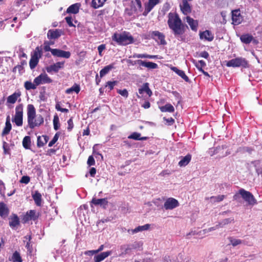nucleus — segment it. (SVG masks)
<instances>
[{
	"label": "nucleus",
	"mask_w": 262,
	"mask_h": 262,
	"mask_svg": "<svg viewBox=\"0 0 262 262\" xmlns=\"http://www.w3.org/2000/svg\"><path fill=\"white\" fill-rule=\"evenodd\" d=\"M167 24L175 36L181 35L184 33L182 20L177 13L170 12L168 14Z\"/></svg>",
	"instance_id": "f257e3e1"
},
{
	"label": "nucleus",
	"mask_w": 262,
	"mask_h": 262,
	"mask_svg": "<svg viewBox=\"0 0 262 262\" xmlns=\"http://www.w3.org/2000/svg\"><path fill=\"white\" fill-rule=\"evenodd\" d=\"M27 120L28 125L31 129L40 126L43 122V118L41 115H36L35 109L32 104L27 106Z\"/></svg>",
	"instance_id": "f03ea898"
},
{
	"label": "nucleus",
	"mask_w": 262,
	"mask_h": 262,
	"mask_svg": "<svg viewBox=\"0 0 262 262\" xmlns=\"http://www.w3.org/2000/svg\"><path fill=\"white\" fill-rule=\"evenodd\" d=\"M241 198H242L249 205L253 206L257 204V201L253 195L243 188L239 189L233 197V200L237 201H239Z\"/></svg>",
	"instance_id": "7ed1b4c3"
},
{
	"label": "nucleus",
	"mask_w": 262,
	"mask_h": 262,
	"mask_svg": "<svg viewBox=\"0 0 262 262\" xmlns=\"http://www.w3.org/2000/svg\"><path fill=\"white\" fill-rule=\"evenodd\" d=\"M112 40L118 45L126 46L134 42V38L129 32L115 33L112 36Z\"/></svg>",
	"instance_id": "20e7f679"
},
{
	"label": "nucleus",
	"mask_w": 262,
	"mask_h": 262,
	"mask_svg": "<svg viewBox=\"0 0 262 262\" xmlns=\"http://www.w3.org/2000/svg\"><path fill=\"white\" fill-rule=\"evenodd\" d=\"M248 62L245 58L237 57L227 61L226 65L228 67L235 68L243 67L246 68L248 66Z\"/></svg>",
	"instance_id": "39448f33"
},
{
	"label": "nucleus",
	"mask_w": 262,
	"mask_h": 262,
	"mask_svg": "<svg viewBox=\"0 0 262 262\" xmlns=\"http://www.w3.org/2000/svg\"><path fill=\"white\" fill-rule=\"evenodd\" d=\"M23 105L19 104L15 107V114L14 119L12 120L15 124L18 126L23 125Z\"/></svg>",
	"instance_id": "423d86ee"
},
{
	"label": "nucleus",
	"mask_w": 262,
	"mask_h": 262,
	"mask_svg": "<svg viewBox=\"0 0 262 262\" xmlns=\"http://www.w3.org/2000/svg\"><path fill=\"white\" fill-rule=\"evenodd\" d=\"M151 38L155 39L159 44L165 45L166 42L164 34L158 31H152L149 33Z\"/></svg>",
	"instance_id": "0eeeda50"
},
{
	"label": "nucleus",
	"mask_w": 262,
	"mask_h": 262,
	"mask_svg": "<svg viewBox=\"0 0 262 262\" xmlns=\"http://www.w3.org/2000/svg\"><path fill=\"white\" fill-rule=\"evenodd\" d=\"M52 82V79L46 73H41L34 79V83L38 85L42 84L50 83Z\"/></svg>",
	"instance_id": "6e6552de"
},
{
	"label": "nucleus",
	"mask_w": 262,
	"mask_h": 262,
	"mask_svg": "<svg viewBox=\"0 0 262 262\" xmlns=\"http://www.w3.org/2000/svg\"><path fill=\"white\" fill-rule=\"evenodd\" d=\"M179 206V202L172 198H168L164 204V207L166 210H172Z\"/></svg>",
	"instance_id": "1a4fd4ad"
},
{
	"label": "nucleus",
	"mask_w": 262,
	"mask_h": 262,
	"mask_svg": "<svg viewBox=\"0 0 262 262\" xmlns=\"http://www.w3.org/2000/svg\"><path fill=\"white\" fill-rule=\"evenodd\" d=\"M139 94H137L138 98H141L143 97V94L146 93L149 97H150L152 94V91L149 88V84L145 83L138 90Z\"/></svg>",
	"instance_id": "9d476101"
},
{
	"label": "nucleus",
	"mask_w": 262,
	"mask_h": 262,
	"mask_svg": "<svg viewBox=\"0 0 262 262\" xmlns=\"http://www.w3.org/2000/svg\"><path fill=\"white\" fill-rule=\"evenodd\" d=\"M232 24L234 25H238L242 23L243 17L239 10H234L232 11Z\"/></svg>",
	"instance_id": "9b49d317"
},
{
	"label": "nucleus",
	"mask_w": 262,
	"mask_h": 262,
	"mask_svg": "<svg viewBox=\"0 0 262 262\" xmlns=\"http://www.w3.org/2000/svg\"><path fill=\"white\" fill-rule=\"evenodd\" d=\"M64 62H57L46 68L48 73H51L53 72L57 73L64 67Z\"/></svg>",
	"instance_id": "f8f14e48"
},
{
	"label": "nucleus",
	"mask_w": 262,
	"mask_h": 262,
	"mask_svg": "<svg viewBox=\"0 0 262 262\" xmlns=\"http://www.w3.org/2000/svg\"><path fill=\"white\" fill-rule=\"evenodd\" d=\"M91 203L96 206H99L103 209H106L108 205V201L106 198L97 199L93 198Z\"/></svg>",
	"instance_id": "ddd939ff"
},
{
	"label": "nucleus",
	"mask_w": 262,
	"mask_h": 262,
	"mask_svg": "<svg viewBox=\"0 0 262 262\" xmlns=\"http://www.w3.org/2000/svg\"><path fill=\"white\" fill-rule=\"evenodd\" d=\"M135 63L146 67L149 69H155L158 68V64L151 61H143L140 59L135 61Z\"/></svg>",
	"instance_id": "4468645a"
},
{
	"label": "nucleus",
	"mask_w": 262,
	"mask_h": 262,
	"mask_svg": "<svg viewBox=\"0 0 262 262\" xmlns=\"http://www.w3.org/2000/svg\"><path fill=\"white\" fill-rule=\"evenodd\" d=\"M54 56L69 58L71 56V53L69 51H65L62 50L54 49L52 52Z\"/></svg>",
	"instance_id": "2eb2a0df"
},
{
	"label": "nucleus",
	"mask_w": 262,
	"mask_h": 262,
	"mask_svg": "<svg viewBox=\"0 0 262 262\" xmlns=\"http://www.w3.org/2000/svg\"><path fill=\"white\" fill-rule=\"evenodd\" d=\"M62 34V31L60 29H50L47 33V37L49 39H56L58 38Z\"/></svg>",
	"instance_id": "dca6fc26"
},
{
	"label": "nucleus",
	"mask_w": 262,
	"mask_h": 262,
	"mask_svg": "<svg viewBox=\"0 0 262 262\" xmlns=\"http://www.w3.org/2000/svg\"><path fill=\"white\" fill-rule=\"evenodd\" d=\"M38 217V215L34 210H31L28 211L25 215L23 220L25 222H27L30 220L35 221Z\"/></svg>",
	"instance_id": "f3484780"
},
{
	"label": "nucleus",
	"mask_w": 262,
	"mask_h": 262,
	"mask_svg": "<svg viewBox=\"0 0 262 262\" xmlns=\"http://www.w3.org/2000/svg\"><path fill=\"white\" fill-rule=\"evenodd\" d=\"M200 38L201 39L211 41L214 39V35L210 31L205 30V31L200 33Z\"/></svg>",
	"instance_id": "a211bd4d"
},
{
	"label": "nucleus",
	"mask_w": 262,
	"mask_h": 262,
	"mask_svg": "<svg viewBox=\"0 0 262 262\" xmlns=\"http://www.w3.org/2000/svg\"><path fill=\"white\" fill-rule=\"evenodd\" d=\"M159 2L160 0H148L147 5L145 6L143 15H146Z\"/></svg>",
	"instance_id": "6ab92c4d"
},
{
	"label": "nucleus",
	"mask_w": 262,
	"mask_h": 262,
	"mask_svg": "<svg viewBox=\"0 0 262 262\" xmlns=\"http://www.w3.org/2000/svg\"><path fill=\"white\" fill-rule=\"evenodd\" d=\"M111 251H107L106 252H103L102 253H100L99 254L96 255L94 257V262H101V261L103 260L105 258L107 257L108 256H110L112 254Z\"/></svg>",
	"instance_id": "aec40b11"
},
{
	"label": "nucleus",
	"mask_w": 262,
	"mask_h": 262,
	"mask_svg": "<svg viewBox=\"0 0 262 262\" xmlns=\"http://www.w3.org/2000/svg\"><path fill=\"white\" fill-rule=\"evenodd\" d=\"M20 221L18 217L15 214H13L10 218L9 226L14 228L19 225Z\"/></svg>",
	"instance_id": "412c9836"
},
{
	"label": "nucleus",
	"mask_w": 262,
	"mask_h": 262,
	"mask_svg": "<svg viewBox=\"0 0 262 262\" xmlns=\"http://www.w3.org/2000/svg\"><path fill=\"white\" fill-rule=\"evenodd\" d=\"M150 225L148 224H145L143 226H139L134 229H129L128 232L134 234L135 233L148 230L150 227Z\"/></svg>",
	"instance_id": "4be33fe9"
},
{
	"label": "nucleus",
	"mask_w": 262,
	"mask_h": 262,
	"mask_svg": "<svg viewBox=\"0 0 262 262\" xmlns=\"http://www.w3.org/2000/svg\"><path fill=\"white\" fill-rule=\"evenodd\" d=\"M186 21L190 26L192 30L196 31L198 29V22L196 20H194L190 16L186 17Z\"/></svg>",
	"instance_id": "5701e85b"
},
{
	"label": "nucleus",
	"mask_w": 262,
	"mask_h": 262,
	"mask_svg": "<svg viewBox=\"0 0 262 262\" xmlns=\"http://www.w3.org/2000/svg\"><path fill=\"white\" fill-rule=\"evenodd\" d=\"M181 10L185 15H187L191 12V7L187 0H183L182 5L181 6Z\"/></svg>",
	"instance_id": "b1692460"
},
{
	"label": "nucleus",
	"mask_w": 262,
	"mask_h": 262,
	"mask_svg": "<svg viewBox=\"0 0 262 262\" xmlns=\"http://www.w3.org/2000/svg\"><path fill=\"white\" fill-rule=\"evenodd\" d=\"M9 209L4 202H0V216L2 217H6L9 214Z\"/></svg>",
	"instance_id": "393cba45"
},
{
	"label": "nucleus",
	"mask_w": 262,
	"mask_h": 262,
	"mask_svg": "<svg viewBox=\"0 0 262 262\" xmlns=\"http://www.w3.org/2000/svg\"><path fill=\"white\" fill-rule=\"evenodd\" d=\"M12 128L11 124L10 123V117L8 116L6 119L5 126L3 129L2 133L3 136L6 135L9 133Z\"/></svg>",
	"instance_id": "a878e982"
},
{
	"label": "nucleus",
	"mask_w": 262,
	"mask_h": 262,
	"mask_svg": "<svg viewBox=\"0 0 262 262\" xmlns=\"http://www.w3.org/2000/svg\"><path fill=\"white\" fill-rule=\"evenodd\" d=\"M132 9L136 12L142 11V4L140 0H135L132 2Z\"/></svg>",
	"instance_id": "bb28decb"
},
{
	"label": "nucleus",
	"mask_w": 262,
	"mask_h": 262,
	"mask_svg": "<svg viewBox=\"0 0 262 262\" xmlns=\"http://www.w3.org/2000/svg\"><path fill=\"white\" fill-rule=\"evenodd\" d=\"M114 64H111L108 66L104 67L101 71H100V78L103 77L104 76L106 75L109 73L110 71L112 69H114Z\"/></svg>",
	"instance_id": "cd10ccee"
},
{
	"label": "nucleus",
	"mask_w": 262,
	"mask_h": 262,
	"mask_svg": "<svg viewBox=\"0 0 262 262\" xmlns=\"http://www.w3.org/2000/svg\"><path fill=\"white\" fill-rule=\"evenodd\" d=\"M171 70L176 73L179 76H180L182 78H183L185 81H189V78L186 75L185 72L181 70L178 69L176 67H172Z\"/></svg>",
	"instance_id": "c85d7f7f"
},
{
	"label": "nucleus",
	"mask_w": 262,
	"mask_h": 262,
	"mask_svg": "<svg viewBox=\"0 0 262 262\" xmlns=\"http://www.w3.org/2000/svg\"><path fill=\"white\" fill-rule=\"evenodd\" d=\"M32 198L35 204L37 206H40L41 205V194L38 191H36L35 193L32 194Z\"/></svg>",
	"instance_id": "c756f323"
},
{
	"label": "nucleus",
	"mask_w": 262,
	"mask_h": 262,
	"mask_svg": "<svg viewBox=\"0 0 262 262\" xmlns=\"http://www.w3.org/2000/svg\"><path fill=\"white\" fill-rule=\"evenodd\" d=\"M48 139L49 138L47 136L38 137L37 141V146L38 147H41L43 146L45 144H46L47 143Z\"/></svg>",
	"instance_id": "7c9ffc66"
},
{
	"label": "nucleus",
	"mask_w": 262,
	"mask_h": 262,
	"mask_svg": "<svg viewBox=\"0 0 262 262\" xmlns=\"http://www.w3.org/2000/svg\"><path fill=\"white\" fill-rule=\"evenodd\" d=\"M20 93L15 92L8 97L7 101L9 103L14 104L16 102L17 98L20 97Z\"/></svg>",
	"instance_id": "2f4dec72"
},
{
	"label": "nucleus",
	"mask_w": 262,
	"mask_h": 262,
	"mask_svg": "<svg viewBox=\"0 0 262 262\" xmlns=\"http://www.w3.org/2000/svg\"><path fill=\"white\" fill-rule=\"evenodd\" d=\"M42 54V49L41 47H37L31 54V57L39 60Z\"/></svg>",
	"instance_id": "473e14b6"
},
{
	"label": "nucleus",
	"mask_w": 262,
	"mask_h": 262,
	"mask_svg": "<svg viewBox=\"0 0 262 262\" xmlns=\"http://www.w3.org/2000/svg\"><path fill=\"white\" fill-rule=\"evenodd\" d=\"M253 39V36L249 34H243L240 37L241 41L246 44L250 43Z\"/></svg>",
	"instance_id": "72a5a7b5"
},
{
	"label": "nucleus",
	"mask_w": 262,
	"mask_h": 262,
	"mask_svg": "<svg viewBox=\"0 0 262 262\" xmlns=\"http://www.w3.org/2000/svg\"><path fill=\"white\" fill-rule=\"evenodd\" d=\"M159 108L162 112L172 113L174 111V107L170 103H167L164 106H160Z\"/></svg>",
	"instance_id": "f704fd0d"
},
{
	"label": "nucleus",
	"mask_w": 262,
	"mask_h": 262,
	"mask_svg": "<svg viewBox=\"0 0 262 262\" xmlns=\"http://www.w3.org/2000/svg\"><path fill=\"white\" fill-rule=\"evenodd\" d=\"M79 4L76 3L71 5L67 10V13L76 14L79 9Z\"/></svg>",
	"instance_id": "c9c22d12"
},
{
	"label": "nucleus",
	"mask_w": 262,
	"mask_h": 262,
	"mask_svg": "<svg viewBox=\"0 0 262 262\" xmlns=\"http://www.w3.org/2000/svg\"><path fill=\"white\" fill-rule=\"evenodd\" d=\"M191 156L190 155H187L184 157L179 162V165L181 167L185 166L191 160Z\"/></svg>",
	"instance_id": "e433bc0d"
},
{
	"label": "nucleus",
	"mask_w": 262,
	"mask_h": 262,
	"mask_svg": "<svg viewBox=\"0 0 262 262\" xmlns=\"http://www.w3.org/2000/svg\"><path fill=\"white\" fill-rule=\"evenodd\" d=\"M106 0H92L91 6L94 9L102 7Z\"/></svg>",
	"instance_id": "4c0bfd02"
},
{
	"label": "nucleus",
	"mask_w": 262,
	"mask_h": 262,
	"mask_svg": "<svg viewBox=\"0 0 262 262\" xmlns=\"http://www.w3.org/2000/svg\"><path fill=\"white\" fill-rule=\"evenodd\" d=\"M157 57V55H150L146 54H134L133 57L134 58H149L154 59Z\"/></svg>",
	"instance_id": "58836bf2"
},
{
	"label": "nucleus",
	"mask_w": 262,
	"mask_h": 262,
	"mask_svg": "<svg viewBox=\"0 0 262 262\" xmlns=\"http://www.w3.org/2000/svg\"><path fill=\"white\" fill-rule=\"evenodd\" d=\"M80 88L79 85L75 84L71 88L67 89L66 93L68 94H71L73 92H75L76 94H78L80 92Z\"/></svg>",
	"instance_id": "ea45409f"
},
{
	"label": "nucleus",
	"mask_w": 262,
	"mask_h": 262,
	"mask_svg": "<svg viewBox=\"0 0 262 262\" xmlns=\"http://www.w3.org/2000/svg\"><path fill=\"white\" fill-rule=\"evenodd\" d=\"M120 250L121 253L120 254V256H122L126 254L132 250L130 245H123L120 246Z\"/></svg>",
	"instance_id": "a19ab883"
},
{
	"label": "nucleus",
	"mask_w": 262,
	"mask_h": 262,
	"mask_svg": "<svg viewBox=\"0 0 262 262\" xmlns=\"http://www.w3.org/2000/svg\"><path fill=\"white\" fill-rule=\"evenodd\" d=\"M23 145L25 149H30L31 146V138L29 136H25L23 140Z\"/></svg>",
	"instance_id": "79ce46f5"
},
{
	"label": "nucleus",
	"mask_w": 262,
	"mask_h": 262,
	"mask_svg": "<svg viewBox=\"0 0 262 262\" xmlns=\"http://www.w3.org/2000/svg\"><path fill=\"white\" fill-rule=\"evenodd\" d=\"M37 86L35 83H32L31 81H27L24 83V87L27 90H35L36 89Z\"/></svg>",
	"instance_id": "37998d69"
},
{
	"label": "nucleus",
	"mask_w": 262,
	"mask_h": 262,
	"mask_svg": "<svg viewBox=\"0 0 262 262\" xmlns=\"http://www.w3.org/2000/svg\"><path fill=\"white\" fill-rule=\"evenodd\" d=\"M228 239L230 242V244H231L233 247H235L238 245L243 244L244 242L243 241L239 239H236L232 237H229Z\"/></svg>",
	"instance_id": "c03bdc74"
},
{
	"label": "nucleus",
	"mask_w": 262,
	"mask_h": 262,
	"mask_svg": "<svg viewBox=\"0 0 262 262\" xmlns=\"http://www.w3.org/2000/svg\"><path fill=\"white\" fill-rule=\"evenodd\" d=\"M11 260L13 262H22L23 261L19 253L16 251L13 253Z\"/></svg>",
	"instance_id": "a18cd8bd"
},
{
	"label": "nucleus",
	"mask_w": 262,
	"mask_h": 262,
	"mask_svg": "<svg viewBox=\"0 0 262 262\" xmlns=\"http://www.w3.org/2000/svg\"><path fill=\"white\" fill-rule=\"evenodd\" d=\"M234 220L233 218H228L222 221L221 222L219 223L218 226L220 228L224 227L225 225L230 223Z\"/></svg>",
	"instance_id": "49530a36"
},
{
	"label": "nucleus",
	"mask_w": 262,
	"mask_h": 262,
	"mask_svg": "<svg viewBox=\"0 0 262 262\" xmlns=\"http://www.w3.org/2000/svg\"><path fill=\"white\" fill-rule=\"evenodd\" d=\"M59 120L57 115H55L53 118V126L54 129L57 130L59 128Z\"/></svg>",
	"instance_id": "de8ad7c7"
},
{
	"label": "nucleus",
	"mask_w": 262,
	"mask_h": 262,
	"mask_svg": "<svg viewBox=\"0 0 262 262\" xmlns=\"http://www.w3.org/2000/svg\"><path fill=\"white\" fill-rule=\"evenodd\" d=\"M225 198V195H219L217 196H212L210 198L212 202H219L223 201Z\"/></svg>",
	"instance_id": "09e8293b"
},
{
	"label": "nucleus",
	"mask_w": 262,
	"mask_h": 262,
	"mask_svg": "<svg viewBox=\"0 0 262 262\" xmlns=\"http://www.w3.org/2000/svg\"><path fill=\"white\" fill-rule=\"evenodd\" d=\"M39 60L31 57L29 61V66L31 70L34 69L37 65Z\"/></svg>",
	"instance_id": "8fccbe9b"
},
{
	"label": "nucleus",
	"mask_w": 262,
	"mask_h": 262,
	"mask_svg": "<svg viewBox=\"0 0 262 262\" xmlns=\"http://www.w3.org/2000/svg\"><path fill=\"white\" fill-rule=\"evenodd\" d=\"M141 134L137 132H134L128 137V139H134L135 140H140Z\"/></svg>",
	"instance_id": "3c124183"
},
{
	"label": "nucleus",
	"mask_w": 262,
	"mask_h": 262,
	"mask_svg": "<svg viewBox=\"0 0 262 262\" xmlns=\"http://www.w3.org/2000/svg\"><path fill=\"white\" fill-rule=\"evenodd\" d=\"M17 70H18L19 74L21 75L24 73V67L22 66V65L18 64L14 67L12 72L13 73H16Z\"/></svg>",
	"instance_id": "603ef678"
},
{
	"label": "nucleus",
	"mask_w": 262,
	"mask_h": 262,
	"mask_svg": "<svg viewBox=\"0 0 262 262\" xmlns=\"http://www.w3.org/2000/svg\"><path fill=\"white\" fill-rule=\"evenodd\" d=\"M59 136V134L57 133L52 139V140L49 142L48 146L49 147H52L58 140Z\"/></svg>",
	"instance_id": "864d4df0"
},
{
	"label": "nucleus",
	"mask_w": 262,
	"mask_h": 262,
	"mask_svg": "<svg viewBox=\"0 0 262 262\" xmlns=\"http://www.w3.org/2000/svg\"><path fill=\"white\" fill-rule=\"evenodd\" d=\"M142 245L143 243L142 242H135L132 245H130V246L132 249L140 248L142 246Z\"/></svg>",
	"instance_id": "5fc2aeb1"
},
{
	"label": "nucleus",
	"mask_w": 262,
	"mask_h": 262,
	"mask_svg": "<svg viewBox=\"0 0 262 262\" xmlns=\"http://www.w3.org/2000/svg\"><path fill=\"white\" fill-rule=\"evenodd\" d=\"M118 82L117 81H108L106 82L105 87L108 86L110 90H112L114 89L115 85L117 84Z\"/></svg>",
	"instance_id": "6e6d98bb"
},
{
	"label": "nucleus",
	"mask_w": 262,
	"mask_h": 262,
	"mask_svg": "<svg viewBox=\"0 0 262 262\" xmlns=\"http://www.w3.org/2000/svg\"><path fill=\"white\" fill-rule=\"evenodd\" d=\"M50 46V43H49V42H47V41L45 42L43 49L46 52L50 51L51 52V53L52 54L53 50L54 49L51 48Z\"/></svg>",
	"instance_id": "4d7b16f0"
},
{
	"label": "nucleus",
	"mask_w": 262,
	"mask_h": 262,
	"mask_svg": "<svg viewBox=\"0 0 262 262\" xmlns=\"http://www.w3.org/2000/svg\"><path fill=\"white\" fill-rule=\"evenodd\" d=\"M117 93L125 98H127L128 96V91L126 89L118 90Z\"/></svg>",
	"instance_id": "13d9d810"
},
{
	"label": "nucleus",
	"mask_w": 262,
	"mask_h": 262,
	"mask_svg": "<svg viewBox=\"0 0 262 262\" xmlns=\"http://www.w3.org/2000/svg\"><path fill=\"white\" fill-rule=\"evenodd\" d=\"M30 178L29 176H23L20 180V183L27 184L29 183Z\"/></svg>",
	"instance_id": "bf43d9fd"
},
{
	"label": "nucleus",
	"mask_w": 262,
	"mask_h": 262,
	"mask_svg": "<svg viewBox=\"0 0 262 262\" xmlns=\"http://www.w3.org/2000/svg\"><path fill=\"white\" fill-rule=\"evenodd\" d=\"M3 148L5 154H8V151L9 150V144H8L6 142L3 141Z\"/></svg>",
	"instance_id": "052dcab7"
},
{
	"label": "nucleus",
	"mask_w": 262,
	"mask_h": 262,
	"mask_svg": "<svg viewBox=\"0 0 262 262\" xmlns=\"http://www.w3.org/2000/svg\"><path fill=\"white\" fill-rule=\"evenodd\" d=\"M163 119L164 121H166V123L168 125H171L174 122V120L171 117L169 118H166L165 117H164Z\"/></svg>",
	"instance_id": "680f3d73"
},
{
	"label": "nucleus",
	"mask_w": 262,
	"mask_h": 262,
	"mask_svg": "<svg viewBox=\"0 0 262 262\" xmlns=\"http://www.w3.org/2000/svg\"><path fill=\"white\" fill-rule=\"evenodd\" d=\"M87 163L89 166L94 165L95 164V160L92 156H89Z\"/></svg>",
	"instance_id": "e2e57ef3"
},
{
	"label": "nucleus",
	"mask_w": 262,
	"mask_h": 262,
	"mask_svg": "<svg viewBox=\"0 0 262 262\" xmlns=\"http://www.w3.org/2000/svg\"><path fill=\"white\" fill-rule=\"evenodd\" d=\"M66 22L70 27H75L72 22V17L71 16H67L65 18Z\"/></svg>",
	"instance_id": "0e129e2a"
},
{
	"label": "nucleus",
	"mask_w": 262,
	"mask_h": 262,
	"mask_svg": "<svg viewBox=\"0 0 262 262\" xmlns=\"http://www.w3.org/2000/svg\"><path fill=\"white\" fill-rule=\"evenodd\" d=\"M68 130L69 131H71L72 129V128H73V126H74V124H73V120H72V118H70L68 121Z\"/></svg>",
	"instance_id": "69168bd1"
},
{
	"label": "nucleus",
	"mask_w": 262,
	"mask_h": 262,
	"mask_svg": "<svg viewBox=\"0 0 262 262\" xmlns=\"http://www.w3.org/2000/svg\"><path fill=\"white\" fill-rule=\"evenodd\" d=\"M85 254L88 255H93L94 254L98 253L96 250H89L85 252Z\"/></svg>",
	"instance_id": "338daca9"
},
{
	"label": "nucleus",
	"mask_w": 262,
	"mask_h": 262,
	"mask_svg": "<svg viewBox=\"0 0 262 262\" xmlns=\"http://www.w3.org/2000/svg\"><path fill=\"white\" fill-rule=\"evenodd\" d=\"M200 56L207 59L209 57V55L207 52L203 51L200 53Z\"/></svg>",
	"instance_id": "774afa93"
}]
</instances>
